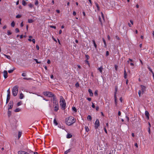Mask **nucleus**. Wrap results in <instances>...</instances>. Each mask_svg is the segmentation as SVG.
<instances>
[{
  "mask_svg": "<svg viewBox=\"0 0 154 154\" xmlns=\"http://www.w3.org/2000/svg\"><path fill=\"white\" fill-rule=\"evenodd\" d=\"M88 1L90 2L91 5V6L92 3V2H91V0H88Z\"/></svg>",
  "mask_w": 154,
  "mask_h": 154,
  "instance_id": "052dcab7",
  "label": "nucleus"
},
{
  "mask_svg": "<svg viewBox=\"0 0 154 154\" xmlns=\"http://www.w3.org/2000/svg\"><path fill=\"white\" fill-rule=\"evenodd\" d=\"M18 89L19 87L17 85H15L13 87L12 93L14 96L15 97L17 95L18 92Z\"/></svg>",
  "mask_w": 154,
  "mask_h": 154,
  "instance_id": "20e7f679",
  "label": "nucleus"
},
{
  "mask_svg": "<svg viewBox=\"0 0 154 154\" xmlns=\"http://www.w3.org/2000/svg\"><path fill=\"white\" fill-rule=\"evenodd\" d=\"M32 42L35 44V39H32Z\"/></svg>",
  "mask_w": 154,
  "mask_h": 154,
  "instance_id": "5fc2aeb1",
  "label": "nucleus"
},
{
  "mask_svg": "<svg viewBox=\"0 0 154 154\" xmlns=\"http://www.w3.org/2000/svg\"><path fill=\"white\" fill-rule=\"evenodd\" d=\"M22 104V102L21 101L19 102H18L17 104V106H19L21 105Z\"/></svg>",
  "mask_w": 154,
  "mask_h": 154,
  "instance_id": "7c9ffc66",
  "label": "nucleus"
},
{
  "mask_svg": "<svg viewBox=\"0 0 154 154\" xmlns=\"http://www.w3.org/2000/svg\"><path fill=\"white\" fill-rule=\"evenodd\" d=\"M54 123L55 125H57V123L55 119H54Z\"/></svg>",
  "mask_w": 154,
  "mask_h": 154,
  "instance_id": "393cba45",
  "label": "nucleus"
},
{
  "mask_svg": "<svg viewBox=\"0 0 154 154\" xmlns=\"http://www.w3.org/2000/svg\"><path fill=\"white\" fill-rule=\"evenodd\" d=\"M50 27H51V28H53L54 29H55L56 27L55 26H50Z\"/></svg>",
  "mask_w": 154,
  "mask_h": 154,
  "instance_id": "603ef678",
  "label": "nucleus"
},
{
  "mask_svg": "<svg viewBox=\"0 0 154 154\" xmlns=\"http://www.w3.org/2000/svg\"><path fill=\"white\" fill-rule=\"evenodd\" d=\"M8 116L9 117H10L11 115V111H9V110H8Z\"/></svg>",
  "mask_w": 154,
  "mask_h": 154,
  "instance_id": "c756f323",
  "label": "nucleus"
},
{
  "mask_svg": "<svg viewBox=\"0 0 154 154\" xmlns=\"http://www.w3.org/2000/svg\"><path fill=\"white\" fill-rule=\"evenodd\" d=\"M85 62L88 65L90 66V64L88 62V60H86L85 61Z\"/></svg>",
  "mask_w": 154,
  "mask_h": 154,
  "instance_id": "473e14b6",
  "label": "nucleus"
},
{
  "mask_svg": "<svg viewBox=\"0 0 154 154\" xmlns=\"http://www.w3.org/2000/svg\"><path fill=\"white\" fill-rule=\"evenodd\" d=\"M98 70L101 73L103 71V68L102 66L101 67H99L98 69Z\"/></svg>",
  "mask_w": 154,
  "mask_h": 154,
  "instance_id": "a211bd4d",
  "label": "nucleus"
},
{
  "mask_svg": "<svg viewBox=\"0 0 154 154\" xmlns=\"http://www.w3.org/2000/svg\"><path fill=\"white\" fill-rule=\"evenodd\" d=\"M15 31L17 32H19V30L18 28H16L15 29Z\"/></svg>",
  "mask_w": 154,
  "mask_h": 154,
  "instance_id": "de8ad7c7",
  "label": "nucleus"
},
{
  "mask_svg": "<svg viewBox=\"0 0 154 154\" xmlns=\"http://www.w3.org/2000/svg\"><path fill=\"white\" fill-rule=\"evenodd\" d=\"M60 105L61 106L62 109L64 110L65 109L66 106L65 101L62 96H60Z\"/></svg>",
  "mask_w": 154,
  "mask_h": 154,
  "instance_id": "7ed1b4c3",
  "label": "nucleus"
},
{
  "mask_svg": "<svg viewBox=\"0 0 154 154\" xmlns=\"http://www.w3.org/2000/svg\"><path fill=\"white\" fill-rule=\"evenodd\" d=\"M73 15L75 16L76 14V13L75 11H74L73 12Z\"/></svg>",
  "mask_w": 154,
  "mask_h": 154,
  "instance_id": "13d9d810",
  "label": "nucleus"
},
{
  "mask_svg": "<svg viewBox=\"0 0 154 154\" xmlns=\"http://www.w3.org/2000/svg\"><path fill=\"white\" fill-rule=\"evenodd\" d=\"M3 76L4 77V78L5 79L7 78L8 76V72L6 70H4L3 71Z\"/></svg>",
  "mask_w": 154,
  "mask_h": 154,
  "instance_id": "1a4fd4ad",
  "label": "nucleus"
},
{
  "mask_svg": "<svg viewBox=\"0 0 154 154\" xmlns=\"http://www.w3.org/2000/svg\"><path fill=\"white\" fill-rule=\"evenodd\" d=\"M101 16H102V17L104 19V16L103 14V13L102 12H101Z\"/></svg>",
  "mask_w": 154,
  "mask_h": 154,
  "instance_id": "864d4df0",
  "label": "nucleus"
},
{
  "mask_svg": "<svg viewBox=\"0 0 154 154\" xmlns=\"http://www.w3.org/2000/svg\"><path fill=\"white\" fill-rule=\"evenodd\" d=\"M72 137V135L70 134H68L66 136V137L67 138H70Z\"/></svg>",
  "mask_w": 154,
  "mask_h": 154,
  "instance_id": "6ab92c4d",
  "label": "nucleus"
},
{
  "mask_svg": "<svg viewBox=\"0 0 154 154\" xmlns=\"http://www.w3.org/2000/svg\"><path fill=\"white\" fill-rule=\"evenodd\" d=\"M18 154H27V152L23 151H19L18 152Z\"/></svg>",
  "mask_w": 154,
  "mask_h": 154,
  "instance_id": "9b49d317",
  "label": "nucleus"
},
{
  "mask_svg": "<svg viewBox=\"0 0 154 154\" xmlns=\"http://www.w3.org/2000/svg\"><path fill=\"white\" fill-rule=\"evenodd\" d=\"M115 69L116 70H117V68H118V66L116 65H115Z\"/></svg>",
  "mask_w": 154,
  "mask_h": 154,
  "instance_id": "e2e57ef3",
  "label": "nucleus"
},
{
  "mask_svg": "<svg viewBox=\"0 0 154 154\" xmlns=\"http://www.w3.org/2000/svg\"><path fill=\"white\" fill-rule=\"evenodd\" d=\"M34 60L37 63H40L41 62H38L37 59H34Z\"/></svg>",
  "mask_w": 154,
  "mask_h": 154,
  "instance_id": "ea45409f",
  "label": "nucleus"
},
{
  "mask_svg": "<svg viewBox=\"0 0 154 154\" xmlns=\"http://www.w3.org/2000/svg\"><path fill=\"white\" fill-rule=\"evenodd\" d=\"M88 91L90 94V96H93V93L92 92V90L90 89H89Z\"/></svg>",
  "mask_w": 154,
  "mask_h": 154,
  "instance_id": "dca6fc26",
  "label": "nucleus"
},
{
  "mask_svg": "<svg viewBox=\"0 0 154 154\" xmlns=\"http://www.w3.org/2000/svg\"><path fill=\"white\" fill-rule=\"evenodd\" d=\"M121 113L120 111H119L118 112V116H120L121 115Z\"/></svg>",
  "mask_w": 154,
  "mask_h": 154,
  "instance_id": "bf43d9fd",
  "label": "nucleus"
},
{
  "mask_svg": "<svg viewBox=\"0 0 154 154\" xmlns=\"http://www.w3.org/2000/svg\"><path fill=\"white\" fill-rule=\"evenodd\" d=\"M70 151V149H69L66 151H65L64 152V154H67V153L69 152Z\"/></svg>",
  "mask_w": 154,
  "mask_h": 154,
  "instance_id": "58836bf2",
  "label": "nucleus"
},
{
  "mask_svg": "<svg viewBox=\"0 0 154 154\" xmlns=\"http://www.w3.org/2000/svg\"><path fill=\"white\" fill-rule=\"evenodd\" d=\"M103 42L104 45V46L105 47H106V45L105 40L104 38H103Z\"/></svg>",
  "mask_w": 154,
  "mask_h": 154,
  "instance_id": "bb28decb",
  "label": "nucleus"
},
{
  "mask_svg": "<svg viewBox=\"0 0 154 154\" xmlns=\"http://www.w3.org/2000/svg\"><path fill=\"white\" fill-rule=\"evenodd\" d=\"M107 38L109 40H110V36L109 35H108V36H107Z\"/></svg>",
  "mask_w": 154,
  "mask_h": 154,
  "instance_id": "0e129e2a",
  "label": "nucleus"
},
{
  "mask_svg": "<svg viewBox=\"0 0 154 154\" xmlns=\"http://www.w3.org/2000/svg\"><path fill=\"white\" fill-rule=\"evenodd\" d=\"M22 133L21 131H19L18 134V139H19L21 136Z\"/></svg>",
  "mask_w": 154,
  "mask_h": 154,
  "instance_id": "4468645a",
  "label": "nucleus"
},
{
  "mask_svg": "<svg viewBox=\"0 0 154 154\" xmlns=\"http://www.w3.org/2000/svg\"><path fill=\"white\" fill-rule=\"evenodd\" d=\"M13 106V103L11 102H10L8 104V110L11 109L12 108Z\"/></svg>",
  "mask_w": 154,
  "mask_h": 154,
  "instance_id": "9d476101",
  "label": "nucleus"
},
{
  "mask_svg": "<svg viewBox=\"0 0 154 154\" xmlns=\"http://www.w3.org/2000/svg\"><path fill=\"white\" fill-rule=\"evenodd\" d=\"M127 77V73L124 74V78L126 79Z\"/></svg>",
  "mask_w": 154,
  "mask_h": 154,
  "instance_id": "338daca9",
  "label": "nucleus"
},
{
  "mask_svg": "<svg viewBox=\"0 0 154 154\" xmlns=\"http://www.w3.org/2000/svg\"><path fill=\"white\" fill-rule=\"evenodd\" d=\"M87 99L89 101H90L91 100V98L90 97L87 98Z\"/></svg>",
  "mask_w": 154,
  "mask_h": 154,
  "instance_id": "680f3d73",
  "label": "nucleus"
},
{
  "mask_svg": "<svg viewBox=\"0 0 154 154\" xmlns=\"http://www.w3.org/2000/svg\"><path fill=\"white\" fill-rule=\"evenodd\" d=\"M65 122L68 125H71L75 122L74 118L72 116H69L66 119Z\"/></svg>",
  "mask_w": 154,
  "mask_h": 154,
  "instance_id": "f257e3e1",
  "label": "nucleus"
},
{
  "mask_svg": "<svg viewBox=\"0 0 154 154\" xmlns=\"http://www.w3.org/2000/svg\"><path fill=\"white\" fill-rule=\"evenodd\" d=\"M53 107L55 111H57L59 109L58 101L55 97H54L53 99Z\"/></svg>",
  "mask_w": 154,
  "mask_h": 154,
  "instance_id": "f03ea898",
  "label": "nucleus"
},
{
  "mask_svg": "<svg viewBox=\"0 0 154 154\" xmlns=\"http://www.w3.org/2000/svg\"><path fill=\"white\" fill-rule=\"evenodd\" d=\"M100 122L98 119H96L94 123V128L95 129H97L100 126Z\"/></svg>",
  "mask_w": 154,
  "mask_h": 154,
  "instance_id": "423d86ee",
  "label": "nucleus"
},
{
  "mask_svg": "<svg viewBox=\"0 0 154 154\" xmlns=\"http://www.w3.org/2000/svg\"><path fill=\"white\" fill-rule=\"evenodd\" d=\"M26 2H25V1L24 0H23L22 1V4L24 5V6H25L26 5Z\"/></svg>",
  "mask_w": 154,
  "mask_h": 154,
  "instance_id": "a878e982",
  "label": "nucleus"
},
{
  "mask_svg": "<svg viewBox=\"0 0 154 154\" xmlns=\"http://www.w3.org/2000/svg\"><path fill=\"white\" fill-rule=\"evenodd\" d=\"M28 6L30 8H32V7H33V5L30 3V4H29Z\"/></svg>",
  "mask_w": 154,
  "mask_h": 154,
  "instance_id": "c9c22d12",
  "label": "nucleus"
},
{
  "mask_svg": "<svg viewBox=\"0 0 154 154\" xmlns=\"http://www.w3.org/2000/svg\"><path fill=\"white\" fill-rule=\"evenodd\" d=\"M94 94L96 96H97V91H95Z\"/></svg>",
  "mask_w": 154,
  "mask_h": 154,
  "instance_id": "09e8293b",
  "label": "nucleus"
},
{
  "mask_svg": "<svg viewBox=\"0 0 154 154\" xmlns=\"http://www.w3.org/2000/svg\"><path fill=\"white\" fill-rule=\"evenodd\" d=\"M85 57L87 59V60H88L89 58V56L87 54L85 55Z\"/></svg>",
  "mask_w": 154,
  "mask_h": 154,
  "instance_id": "a19ab883",
  "label": "nucleus"
},
{
  "mask_svg": "<svg viewBox=\"0 0 154 154\" xmlns=\"http://www.w3.org/2000/svg\"><path fill=\"white\" fill-rule=\"evenodd\" d=\"M35 4L36 5H38V1H36L35 2Z\"/></svg>",
  "mask_w": 154,
  "mask_h": 154,
  "instance_id": "79ce46f5",
  "label": "nucleus"
},
{
  "mask_svg": "<svg viewBox=\"0 0 154 154\" xmlns=\"http://www.w3.org/2000/svg\"><path fill=\"white\" fill-rule=\"evenodd\" d=\"M24 96L22 93H21L20 95V99H22L23 98Z\"/></svg>",
  "mask_w": 154,
  "mask_h": 154,
  "instance_id": "4be33fe9",
  "label": "nucleus"
},
{
  "mask_svg": "<svg viewBox=\"0 0 154 154\" xmlns=\"http://www.w3.org/2000/svg\"><path fill=\"white\" fill-rule=\"evenodd\" d=\"M14 69H11V70H8V72L9 73H12V72H13L14 70Z\"/></svg>",
  "mask_w": 154,
  "mask_h": 154,
  "instance_id": "c85d7f7f",
  "label": "nucleus"
},
{
  "mask_svg": "<svg viewBox=\"0 0 154 154\" xmlns=\"http://www.w3.org/2000/svg\"><path fill=\"white\" fill-rule=\"evenodd\" d=\"M7 27V26L6 25L5 26H4L3 27V29H5Z\"/></svg>",
  "mask_w": 154,
  "mask_h": 154,
  "instance_id": "774afa93",
  "label": "nucleus"
},
{
  "mask_svg": "<svg viewBox=\"0 0 154 154\" xmlns=\"http://www.w3.org/2000/svg\"><path fill=\"white\" fill-rule=\"evenodd\" d=\"M140 87L141 91H142V93L143 94L144 93V92L146 91V87L143 85H141Z\"/></svg>",
  "mask_w": 154,
  "mask_h": 154,
  "instance_id": "0eeeda50",
  "label": "nucleus"
},
{
  "mask_svg": "<svg viewBox=\"0 0 154 154\" xmlns=\"http://www.w3.org/2000/svg\"><path fill=\"white\" fill-rule=\"evenodd\" d=\"M109 55V51H106V56H108Z\"/></svg>",
  "mask_w": 154,
  "mask_h": 154,
  "instance_id": "3c124183",
  "label": "nucleus"
},
{
  "mask_svg": "<svg viewBox=\"0 0 154 154\" xmlns=\"http://www.w3.org/2000/svg\"><path fill=\"white\" fill-rule=\"evenodd\" d=\"M85 129L86 131L87 132H88L89 130V129L88 127V126H85Z\"/></svg>",
  "mask_w": 154,
  "mask_h": 154,
  "instance_id": "412c9836",
  "label": "nucleus"
},
{
  "mask_svg": "<svg viewBox=\"0 0 154 154\" xmlns=\"http://www.w3.org/2000/svg\"><path fill=\"white\" fill-rule=\"evenodd\" d=\"M135 146H136V147H137V148H138V145H137V143H135Z\"/></svg>",
  "mask_w": 154,
  "mask_h": 154,
  "instance_id": "69168bd1",
  "label": "nucleus"
},
{
  "mask_svg": "<svg viewBox=\"0 0 154 154\" xmlns=\"http://www.w3.org/2000/svg\"><path fill=\"white\" fill-rule=\"evenodd\" d=\"M117 87L116 88H115L116 91L115 93V94H114L115 102V104L116 105H117V97H116V92L117 91Z\"/></svg>",
  "mask_w": 154,
  "mask_h": 154,
  "instance_id": "6e6552de",
  "label": "nucleus"
},
{
  "mask_svg": "<svg viewBox=\"0 0 154 154\" xmlns=\"http://www.w3.org/2000/svg\"><path fill=\"white\" fill-rule=\"evenodd\" d=\"M72 110L74 111L75 112H76L77 111L75 107H72Z\"/></svg>",
  "mask_w": 154,
  "mask_h": 154,
  "instance_id": "2f4dec72",
  "label": "nucleus"
},
{
  "mask_svg": "<svg viewBox=\"0 0 154 154\" xmlns=\"http://www.w3.org/2000/svg\"><path fill=\"white\" fill-rule=\"evenodd\" d=\"M95 5L97 8V10L98 11H99L100 10V7L97 3L95 2Z\"/></svg>",
  "mask_w": 154,
  "mask_h": 154,
  "instance_id": "2eb2a0df",
  "label": "nucleus"
},
{
  "mask_svg": "<svg viewBox=\"0 0 154 154\" xmlns=\"http://www.w3.org/2000/svg\"><path fill=\"white\" fill-rule=\"evenodd\" d=\"M145 115L146 116L147 118V119H149V113L147 111H146L145 112Z\"/></svg>",
  "mask_w": 154,
  "mask_h": 154,
  "instance_id": "f8f14e48",
  "label": "nucleus"
},
{
  "mask_svg": "<svg viewBox=\"0 0 154 154\" xmlns=\"http://www.w3.org/2000/svg\"><path fill=\"white\" fill-rule=\"evenodd\" d=\"M21 109L18 108H16L14 112H20L21 111Z\"/></svg>",
  "mask_w": 154,
  "mask_h": 154,
  "instance_id": "f3484780",
  "label": "nucleus"
},
{
  "mask_svg": "<svg viewBox=\"0 0 154 154\" xmlns=\"http://www.w3.org/2000/svg\"><path fill=\"white\" fill-rule=\"evenodd\" d=\"M142 93V91H141V90H140L138 92V94H139V96L140 97L141 96V94Z\"/></svg>",
  "mask_w": 154,
  "mask_h": 154,
  "instance_id": "f704fd0d",
  "label": "nucleus"
},
{
  "mask_svg": "<svg viewBox=\"0 0 154 154\" xmlns=\"http://www.w3.org/2000/svg\"><path fill=\"white\" fill-rule=\"evenodd\" d=\"M148 69H149V70L152 73V75H153L154 73L153 72V71H152V69L149 67Z\"/></svg>",
  "mask_w": 154,
  "mask_h": 154,
  "instance_id": "37998d69",
  "label": "nucleus"
},
{
  "mask_svg": "<svg viewBox=\"0 0 154 154\" xmlns=\"http://www.w3.org/2000/svg\"><path fill=\"white\" fill-rule=\"evenodd\" d=\"M22 75L23 76H24V77L26 76V74L25 73H23L22 74Z\"/></svg>",
  "mask_w": 154,
  "mask_h": 154,
  "instance_id": "a18cd8bd",
  "label": "nucleus"
},
{
  "mask_svg": "<svg viewBox=\"0 0 154 154\" xmlns=\"http://www.w3.org/2000/svg\"><path fill=\"white\" fill-rule=\"evenodd\" d=\"M21 17V15H19V14H18V15H16V17L17 18H20Z\"/></svg>",
  "mask_w": 154,
  "mask_h": 154,
  "instance_id": "4c0bfd02",
  "label": "nucleus"
},
{
  "mask_svg": "<svg viewBox=\"0 0 154 154\" xmlns=\"http://www.w3.org/2000/svg\"><path fill=\"white\" fill-rule=\"evenodd\" d=\"M34 22V20L31 19H29L28 20V22L29 23H31Z\"/></svg>",
  "mask_w": 154,
  "mask_h": 154,
  "instance_id": "5701e85b",
  "label": "nucleus"
},
{
  "mask_svg": "<svg viewBox=\"0 0 154 154\" xmlns=\"http://www.w3.org/2000/svg\"><path fill=\"white\" fill-rule=\"evenodd\" d=\"M92 103V107L93 108H94L95 107V106L94 105V104L93 103Z\"/></svg>",
  "mask_w": 154,
  "mask_h": 154,
  "instance_id": "8fccbe9b",
  "label": "nucleus"
},
{
  "mask_svg": "<svg viewBox=\"0 0 154 154\" xmlns=\"http://www.w3.org/2000/svg\"><path fill=\"white\" fill-rule=\"evenodd\" d=\"M7 93L8 94H10V88H9L7 91Z\"/></svg>",
  "mask_w": 154,
  "mask_h": 154,
  "instance_id": "e433bc0d",
  "label": "nucleus"
},
{
  "mask_svg": "<svg viewBox=\"0 0 154 154\" xmlns=\"http://www.w3.org/2000/svg\"><path fill=\"white\" fill-rule=\"evenodd\" d=\"M75 86L76 87H79V84L78 82H77L75 84Z\"/></svg>",
  "mask_w": 154,
  "mask_h": 154,
  "instance_id": "c03bdc74",
  "label": "nucleus"
},
{
  "mask_svg": "<svg viewBox=\"0 0 154 154\" xmlns=\"http://www.w3.org/2000/svg\"><path fill=\"white\" fill-rule=\"evenodd\" d=\"M104 131H105V133H106V134H107V131L106 128L105 127H104Z\"/></svg>",
  "mask_w": 154,
  "mask_h": 154,
  "instance_id": "6e6d98bb",
  "label": "nucleus"
},
{
  "mask_svg": "<svg viewBox=\"0 0 154 154\" xmlns=\"http://www.w3.org/2000/svg\"><path fill=\"white\" fill-rule=\"evenodd\" d=\"M43 94L45 96L48 97H55L54 95L51 92L49 91H45L43 92Z\"/></svg>",
  "mask_w": 154,
  "mask_h": 154,
  "instance_id": "39448f33",
  "label": "nucleus"
},
{
  "mask_svg": "<svg viewBox=\"0 0 154 154\" xmlns=\"http://www.w3.org/2000/svg\"><path fill=\"white\" fill-rule=\"evenodd\" d=\"M11 26L12 27H14V25H15V23L14 22V21H13L11 24Z\"/></svg>",
  "mask_w": 154,
  "mask_h": 154,
  "instance_id": "72a5a7b5",
  "label": "nucleus"
},
{
  "mask_svg": "<svg viewBox=\"0 0 154 154\" xmlns=\"http://www.w3.org/2000/svg\"><path fill=\"white\" fill-rule=\"evenodd\" d=\"M7 33H8V35H10L11 34V33L10 32V31L9 30L8 31Z\"/></svg>",
  "mask_w": 154,
  "mask_h": 154,
  "instance_id": "49530a36",
  "label": "nucleus"
},
{
  "mask_svg": "<svg viewBox=\"0 0 154 154\" xmlns=\"http://www.w3.org/2000/svg\"><path fill=\"white\" fill-rule=\"evenodd\" d=\"M87 119H88L90 121H91L92 119L91 117V116L90 115H88V116Z\"/></svg>",
  "mask_w": 154,
  "mask_h": 154,
  "instance_id": "cd10ccee",
  "label": "nucleus"
},
{
  "mask_svg": "<svg viewBox=\"0 0 154 154\" xmlns=\"http://www.w3.org/2000/svg\"><path fill=\"white\" fill-rule=\"evenodd\" d=\"M10 99V94H7V98L6 100V103H7L9 101Z\"/></svg>",
  "mask_w": 154,
  "mask_h": 154,
  "instance_id": "ddd939ff",
  "label": "nucleus"
},
{
  "mask_svg": "<svg viewBox=\"0 0 154 154\" xmlns=\"http://www.w3.org/2000/svg\"><path fill=\"white\" fill-rule=\"evenodd\" d=\"M3 54L7 58H8L9 59H11V57L10 56L6 55L4 54Z\"/></svg>",
  "mask_w": 154,
  "mask_h": 154,
  "instance_id": "b1692460",
  "label": "nucleus"
},
{
  "mask_svg": "<svg viewBox=\"0 0 154 154\" xmlns=\"http://www.w3.org/2000/svg\"><path fill=\"white\" fill-rule=\"evenodd\" d=\"M92 41L95 48L96 49L97 48V45L95 43V41L94 40H93Z\"/></svg>",
  "mask_w": 154,
  "mask_h": 154,
  "instance_id": "aec40b11",
  "label": "nucleus"
},
{
  "mask_svg": "<svg viewBox=\"0 0 154 154\" xmlns=\"http://www.w3.org/2000/svg\"><path fill=\"white\" fill-rule=\"evenodd\" d=\"M36 49H37V50H39V47L38 45H36Z\"/></svg>",
  "mask_w": 154,
  "mask_h": 154,
  "instance_id": "4d7b16f0",
  "label": "nucleus"
}]
</instances>
